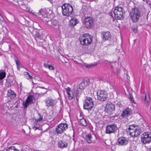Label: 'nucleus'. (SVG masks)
Here are the masks:
<instances>
[{"label": "nucleus", "mask_w": 151, "mask_h": 151, "mask_svg": "<svg viewBox=\"0 0 151 151\" xmlns=\"http://www.w3.org/2000/svg\"><path fill=\"white\" fill-rule=\"evenodd\" d=\"M81 119H79L80 122L81 124L84 126H87L86 122L85 119L84 118L83 116H81Z\"/></svg>", "instance_id": "nucleus-27"}, {"label": "nucleus", "mask_w": 151, "mask_h": 151, "mask_svg": "<svg viewBox=\"0 0 151 151\" xmlns=\"http://www.w3.org/2000/svg\"><path fill=\"white\" fill-rule=\"evenodd\" d=\"M38 114L39 116V118L36 119V121L37 122L41 121L43 119L42 117L41 116L40 114L38 113Z\"/></svg>", "instance_id": "nucleus-35"}, {"label": "nucleus", "mask_w": 151, "mask_h": 151, "mask_svg": "<svg viewBox=\"0 0 151 151\" xmlns=\"http://www.w3.org/2000/svg\"><path fill=\"white\" fill-rule=\"evenodd\" d=\"M88 81H83L79 85V88L82 90L84 89V88L88 85Z\"/></svg>", "instance_id": "nucleus-23"}, {"label": "nucleus", "mask_w": 151, "mask_h": 151, "mask_svg": "<svg viewBox=\"0 0 151 151\" xmlns=\"http://www.w3.org/2000/svg\"><path fill=\"white\" fill-rule=\"evenodd\" d=\"M3 18L2 17V16L0 14V20H3Z\"/></svg>", "instance_id": "nucleus-42"}, {"label": "nucleus", "mask_w": 151, "mask_h": 151, "mask_svg": "<svg viewBox=\"0 0 151 151\" xmlns=\"http://www.w3.org/2000/svg\"><path fill=\"white\" fill-rule=\"evenodd\" d=\"M20 68V67H17V69L19 70V68Z\"/></svg>", "instance_id": "nucleus-46"}, {"label": "nucleus", "mask_w": 151, "mask_h": 151, "mask_svg": "<svg viewBox=\"0 0 151 151\" xmlns=\"http://www.w3.org/2000/svg\"><path fill=\"white\" fill-rule=\"evenodd\" d=\"M78 21L75 17L71 19L70 21V23L72 26L73 27L78 23Z\"/></svg>", "instance_id": "nucleus-25"}, {"label": "nucleus", "mask_w": 151, "mask_h": 151, "mask_svg": "<svg viewBox=\"0 0 151 151\" xmlns=\"http://www.w3.org/2000/svg\"><path fill=\"white\" fill-rule=\"evenodd\" d=\"M150 101V97L149 93L147 92L145 94V96L144 98V104L145 105L148 106L149 104Z\"/></svg>", "instance_id": "nucleus-21"}, {"label": "nucleus", "mask_w": 151, "mask_h": 151, "mask_svg": "<svg viewBox=\"0 0 151 151\" xmlns=\"http://www.w3.org/2000/svg\"><path fill=\"white\" fill-rule=\"evenodd\" d=\"M43 65H44V67L45 68H48V67H49V65L46 63H44Z\"/></svg>", "instance_id": "nucleus-40"}, {"label": "nucleus", "mask_w": 151, "mask_h": 151, "mask_svg": "<svg viewBox=\"0 0 151 151\" xmlns=\"http://www.w3.org/2000/svg\"><path fill=\"white\" fill-rule=\"evenodd\" d=\"M58 147L61 148H66L68 145V143L64 140H60L58 143Z\"/></svg>", "instance_id": "nucleus-20"}, {"label": "nucleus", "mask_w": 151, "mask_h": 151, "mask_svg": "<svg viewBox=\"0 0 151 151\" xmlns=\"http://www.w3.org/2000/svg\"><path fill=\"white\" fill-rule=\"evenodd\" d=\"M67 94L68 95V99L69 100H72L73 98L74 95L71 91L70 88L69 87L65 89Z\"/></svg>", "instance_id": "nucleus-16"}, {"label": "nucleus", "mask_w": 151, "mask_h": 151, "mask_svg": "<svg viewBox=\"0 0 151 151\" xmlns=\"http://www.w3.org/2000/svg\"><path fill=\"white\" fill-rule=\"evenodd\" d=\"M129 14L130 17L132 22L135 23L138 22L140 17V10L138 9H132Z\"/></svg>", "instance_id": "nucleus-2"}, {"label": "nucleus", "mask_w": 151, "mask_h": 151, "mask_svg": "<svg viewBox=\"0 0 151 151\" xmlns=\"http://www.w3.org/2000/svg\"><path fill=\"white\" fill-rule=\"evenodd\" d=\"M136 127H135L133 125H130L128 128V130L129 132V134L130 135L132 133H133L134 130L136 129Z\"/></svg>", "instance_id": "nucleus-28"}, {"label": "nucleus", "mask_w": 151, "mask_h": 151, "mask_svg": "<svg viewBox=\"0 0 151 151\" xmlns=\"http://www.w3.org/2000/svg\"><path fill=\"white\" fill-rule=\"evenodd\" d=\"M5 151H19L16 149L14 147H11L8 148Z\"/></svg>", "instance_id": "nucleus-31"}, {"label": "nucleus", "mask_w": 151, "mask_h": 151, "mask_svg": "<svg viewBox=\"0 0 151 151\" xmlns=\"http://www.w3.org/2000/svg\"><path fill=\"white\" fill-rule=\"evenodd\" d=\"M82 90V89H81L79 88H78L76 90V99L77 101H78L79 97L81 94Z\"/></svg>", "instance_id": "nucleus-26"}, {"label": "nucleus", "mask_w": 151, "mask_h": 151, "mask_svg": "<svg viewBox=\"0 0 151 151\" xmlns=\"http://www.w3.org/2000/svg\"><path fill=\"white\" fill-rule=\"evenodd\" d=\"M110 16H111V17H112V19H113V21H114V17H113V16L112 15V13L110 14Z\"/></svg>", "instance_id": "nucleus-43"}, {"label": "nucleus", "mask_w": 151, "mask_h": 151, "mask_svg": "<svg viewBox=\"0 0 151 151\" xmlns=\"http://www.w3.org/2000/svg\"><path fill=\"white\" fill-rule=\"evenodd\" d=\"M128 141L126 138L121 137L118 139V144L121 145H125L127 144Z\"/></svg>", "instance_id": "nucleus-14"}, {"label": "nucleus", "mask_w": 151, "mask_h": 151, "mask_svg": "<svg viewBox=\"0 0 151 151\" xmlns=\"http://www.w3.org/2000/svg\"><path fill=\"white\" fill-rule=\"evenodd\" d=\"M142 0L143 1H147V0Z\"/></svg>", "instance_id": "nucleus-47"}, {"label": "nucleus", "mask_w": 151, "mask_h": 151, "mask_svg": "<svg viewBox=\"0 0 151 151\" xmlns=\"http://www.w3.org/2000/svg\"><path fill=\"white\" fill-rule=\"evenodd\" d=\"M15 62L17 65V67H21V65L18 60H16Z\"/></svg>", "instance_id": "nucleus-36"}, {"label": "nucleus", "mask_w": 151, "mask_h": 151, "mask_svg": "<svg viewBox=\"0 0 151 151\" xmlns=\"http://www.w3.org/2000/svg\"><path fill=\"white\" fill-rule=\"evenodd\" d=\"M20 7L23 10L26 11H28L29 10V8L25 4H22Z\"/></svg>", "instance_id": "nucleus-29"}, {"label": "nucleus", "mask_w": 151, "mask_h": 151, "mask_svg": "<svg viewBox=\"0 0 151 151\" xmlns=\"http://www.w3.org/2000/svg\"><path fill=\"white\" fill-rule=\"evenodd\" d=\"M68 125L66 123H61L58 125L55 128V132L57 135L62 134L68 127Z\"/></svg>", "instance_id": "nucleus-7"}, {"label": "nucleus", "mask_w": 151, "mask_h": 151, "mask_svg": "<svg viewBox=\"0 0 151 151\" xmlns=\"http://www.w3.org/2000/svg\"><path fill=\"white\" fill-rule=\"evenodd\" d=\"M103 40L105 41L109 39L111 37V35L109 32H103L101 33Z\"/></svg>", "instance_id": "nucleus-15"}, {"label": "nucleus", "mask_w": 151, "mask_h": 151, "mask_svg": "<svg viewBox=\"0 0 151 151\" xmlns=\"http://www.w3.org/2000/svg\"><path fill=\"white\" fill-rule=\"evenodd\" d=\"M24 74L25 77L27 78V79H28L29 78H32V77L27 72H25Z\"/></svg>", "instance_id": "nucleus-34"}, {"label": "nucleus", "mask_w": 151, "mask_h": 151, "mask_svg": "<svg viewBox=\"0 0 151 151\" xmlns=\"http://www.w3.org/2000/svg\"><path fill=\"white\" fill-rule=\"evenodd\" d=\"M33 128L35 130H36V129H38V127L35 126H34V127H33Z\"/></svg>", "instance_id": "nucleus-41"}, {"label": "nucleus", "mask_w": 151, "mask_h": 151, "mask_svg": "<svg viewBox=\"0 0 151 151\" xmlns=\"http://www.w3.org/2000/svg\"><path fill=\"white\" fill-rule=\"evenodd\" d=\"M62 12L64 16H68L71 15L73 11L72 6L68 3L63 4L61 6Z\"/></svg>", "instance_id": "nucleus-4"}, {"label": "nucleus", "mask_w": 151, "mask_h": 151, "mask_svg": "<svg viewBox=\"0 0 151 151\" xmlns=\"http://www.w3.org/2000/svg\"><path fill=\"white\" fill-rule=\"evenodd\" d=\"M93 137L91 134H88L85 135V139L88 143H91L92 142V139Z\"/></svg>", "instance_id": "nucleus-22"}, {"label": "nucleus", "mask_w": 151, "mask_h": 151, "mask_svg": "<svg viewBox=\"0 0 151 151\" xmlns=\"http://www.w3.org/2000/svg\"><path fill=\"white\" fill-rule=\"evenodd\" d=\"M133 31L135 33H136L137 32V29H134Z\"/></svg>", "instance_id": "nucleus-44"}, {"label": "nucleus", "mask_w": 151, "mask_h": 151, "mask_svg": "<svg viewBox=\"0 0 151 151\" xmlns=\"http://www.w3.org/2000/svg\"><path fill=\"white\" fill-rule=\"evenodd\" d=\"M150 151H151V148H150L149 150Z\"/></svg>", "instance_id": "nucleus-49"}, {"label": "nucleus", "mask_w": 151, "mask_h": 151, "mask_svg": "<svg viewBox=\"0 0 151 151\" xmlns=\"http://www.w3.org/2000/svg\"><path fill=\"white\" fill-rule=\"evenodd\" d=\"M79 40L81 45L87 46L92 42V37L88 34H84L80 36Z\"/></svg>", "instance_id": "nucleus-3"}, {"label": "nucleus", "mask_w": 151, "mask_h": 151, "mask_svg": "<svg viewBox=\"0 0 151 151\" xmlns=\"http://www.w3.org/2000/svg\"><path fill=\"white\" fill-rule=\"evenodd\" d=\"M46 102L47 106H53L55 105L56 103L55 101L50 98H48L46 100Z\"/></svg>", "instance_id": "nucleus-19"}, {"label": "nucleus", "mask_w": 151, "mask_h": 151, "mask_svg": "<svg viewBox=\"0 0 151 151\" xmlns=\"http://www.w3.org/2000/svg\"><path fill=\"white\" fill-rule=\"evenodd\" d=\"M132 113L131 109L129 108H127L124 109L122 114L121 116L123 117H125L126 116L130 115Z\"/></svg>", "instance_id": "nucleus-18"}, {"label": "nucleus", "mask_w": 151, "mask_h": 151, "mask_svg": "<svg viewBox=\"0 0 151 151\" xmlns=\"http://www.w3.org/2000/svg\"><path fill=\"white\" fill-rule=\"evenodd\" d=\"M141 142L144 144L150 143L151 142V132H145L141 137Z\"/></svg>", "instance_id": "nucleus-8"}, {"label": "nucleus", "mask_w": 151, "mask_h": 151, "mask_svg": "<svg viewBox=\"0 0 151 151\" xmlns=\"http://www.w3.org/2000/svg\"><path fill=\"white\" fill-rule=\"evenodd\" d=\"M93 65H86L85 66L88 68H90L92 67H93Z\"/></svg>", "instance_id": "nucleus-38"}, {"label": "nucleus", "mask_w": 151, "mask_h": 151, "mask_svg": "<svg viewBox=\"0 0 151 151\" xmlns=\"http://www.w3.org/2000/svg\"><path fill=\"white\" fill-rule=\"evenodd\" d=\"M6 46L7 47H9V45H6Z\"/></svg>", "instance_id": "nucleus-48"}, {"label": "nucleus", "mask_w": 151, "mask_h": 151, "mask_svg": "<svg viewBox=\"0 0 151 151\" xmlns=\"http://www.w3.org/2000/svg\"><path fill=\"white\" fill-rule=\"evenodd\" d=\"M16 93L11 90H9L8 91L7 96L9 97L14 99L16 96Z\"/></svg>", "instance_id": "nucleus-24"}, {"label": "nucleus", "mask_w": 151, "mask_h": 151, "mask_svg": "<svg viewBox=\"0 0 151 151\" xmlns=\"http://www.w3.org/2000/svg\"><path fill=\"white\" fill-rule=\"evenodd\" d=\"M34 37L35 38L40 39L41 38V35L40 34L38 31H36L34 33Z\"/></svg>", "instance_id": "nucleus-30"}, {"label": "nucleus", "mask_w": 151, "mask_h": 151, "mask_svg": "<svg viewBox=\"0 0 151 151\" xmlns=\"http://www.w3.org/2000/svg\"><path fill=\"white\" fill-rule=\"evenodd\" d=\"M85 101L83 104L84 109L88 111L91 110L94 105L93 101L92 100V98L87 97Z\"/></svg>", "instance_id": "nucleus-6"}, {"label": "nucleus", "mask_w": 151, "mask_h": 151, "mask_svg": "<svg viewBox=\"0 0 151 151\" xmlns=\"http://www.w3.org/2000/svg\"><path fill=\"white\" fill-rule=\"evenodd\" d=\"M9 105V104H4L1 107L2 109L4 110H7L9 109V106H8Z\"/></svg>", "instance_id": "nucleus-32"}, {"label": "nucleus", "mask_w": 151, "mask_h": 151, "mask_svg": "<svg viewBox=\"0 0 151 151\" xmlns=\"http://www.w3.org/2000/svg\"><path fill=\"white\" fill-rule=\"evenodd\" d=\"M124 13V11L122 8L118 6L115 7L113 12L115 18L119 20H122L124 18L123 14Z\"/></svg>", "instance_id": "nucleus-5"}, {"label": "nucleus", "mask_w": 151, "mask_h": 151, "mask_svg": "<svg viewBox=\"0 0 151 151\" xmlns=\"http://www.w3.org/2000/svg\"><path fill=\"white\" fill-rule=\"evenodd\" d=\"M133 133H132L130 135L132 137H137L139 135L141 132V130L140 127H137L136 129L134 130Z\"/></svg>", "instance_id": "nucleus-17"}, {"label": "nucleus", "mask_w": 151, "mask_h": 151, "mask_svg": "<svg viewBox=\"0 0 151 151\" xmlns=\"http://www.w3.org/2000/svg\"><path fill=\"white\" fill-rule=\"evenodd\" d=\"M114 105L109 102L107 103L105 108V111L109 115L113 114L115 110Z\"/></svg>", "instance_id": "nucleus-10"}, {"label": "nucleus", "mask_w": 151, "mask_h": 151, "mask_svg": "<svg viewBox=\"0 0 151 151\" xmlns=\"http://www.w3.org/2000/svg\"><path fill=\"white\" fill-rule=\"evenodd\" d=\"M118 128L117 125L114 123L108 125L106 127V133L111 134L116 132Z\"/></svg>", "instance_id": "nucleus-9"}, {"label": "nucleus", "mask_w": 151, "mask_h": 151, "mask_svg": "<svg viewBox=\"0 0 151 151\" xmlns=\"http://www.w3.org/2000/svg\"><path fill=\"white\" fill-rule=\"evenodd\" d=\"M81 116H81V114H80V119H81L82 118Z\"/></svg>", "instance_id": "nucleus-45"}, {"label": "nucleus", "mask_w": 151, "mask_h": 151, "mask_svg": "<svg viewBox=\"0 0 151 151\" xmlns=\"http://www.w3.org/2000/svg\"><path fill=\"white\" fill-rule=\"evenodd\" d=\"M48 68L50 70H53L54 69V68L53 66H52L49 65V67Z\"/></svg>", "instance_id": "nucleus-39"}, {"label": "nucleus", "mask_w": 151, "mask_h": 151, "mask_svg": "<svg viewBox=\"0 0 151 151\" xmlns=\"http://www.w3.org/2000/svg\"><path fill=\"white\" fill-rule=\"evenodd\" d=\"M6 74L4 72L0 73V79L2 80L5 77Z\"/></svg>", "instance_id": "nucleus-33"}, {"label": "nucleus", "mask_w": 151, "mask_h": 151, "mask_svg": "<svg viewBox=\"0 0 151 151\" xmlns=\"http://www.w3.org/2000/svg\"><path fill=\"white\" fill-rule=\"evenodd\" d=\"M130 97L129 98V100L132 103H134V101L133 99V97L130 94Z\"/></svg>", "instance_id": "nucleus-37"}, {"label": "nucleus", "mask_w": 151, "mask_h": 151, "mask_svg": "<svg viewBox=\"0 0 151 151\" xmlns=\"http://www.w3.org/2000/svg\"><path fill=\"white\" fill-rule=\"evenodd\" d=\"M35 102V97L33 96H29L27 97L25 102L23 103V106L26 108L31 104H33Z\"/></svg>", "instance_id": "nucleus-12"}, {"label": "nucleus", "mask_w": 151, "mask_h": 151, "mask_svg": "<svg viewBox=\"0 0 151 151\" xmlns=\"http://www.w3.org/2000/svg\"><path fill=\"white\" fill-rule=\"evenodd\" d=\"M39 17L41 19L43 22L47 23L48 24L56 26L58 24L57 21L56 20H50L49 18V15L47 13V12L45 10L41 9L37 14Z\"/></svg>", "instance_id": "nucleus-1"}, {"label": "nucleus", "mask_w": 151, "mask_h": 151, "mask_svg": "<svg viewBox=\"0 0 151 151\" xmlns=\"http://www.w3.org/2000/svg\"><path fill=\"white\" fill-rule=\"evenodd\" d=\"M84 24L87 28H91L93 25V21L90 17L86 18L84 19Z\"/></svg>", "instance_id": "nucleus-13"}, {"label": "nucleus", "mask_w": 151, "mask_h": 151, "mask_svg": "<svg viewBox=\"0 0 151 151\" xmlns=\"http://www.w3.org/2000/svg\"><path fill=\"white\" fill-rule=\"evenodd\" d=\"M97 94L98 99L100 101H104L107 98L108 95L107 92L104 90L98 91Z\"/></svg>", "instance_id": "nucleus-11"}]
</instances>
